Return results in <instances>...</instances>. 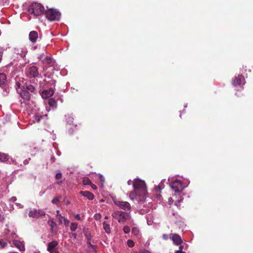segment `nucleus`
Segmentation results:
<instances>
[{"label":"nucleus","mask_w":253,"mask_h":253,"mask_svg":"<svg viewBox=\"0 0 253 253\" xmlns=\"http://www.w3.org/2000/svg\"><path fill=\"white\" fill-rule=\"evenodd\" d=\"M133 191L129 194V197L132 200L137 199L143 202L146 198L147 194L145 182L139 178H135L132 182Z\"/></svg>","instance_id":"obj_1"},{"label":"nucleus","mask_w":253,"mask_h":253,"mask_svg":"<svg viewBox=\"0 0 253 253\" xmlns=\"http://www.w3.org/2000/svg\"><path fill=\"white\" fill-rule=\"evenodd\" d=\"M44 11V7L40 3L34 2L32 3L28 9V11L35 16H39L42 14Z\"/></svg>","instance_id":"obj_2"},{"label":"nucleus","mask_w":253,"mask_h":253,"mask_svg":"<svg viewBox=\"0 0 253 253\" xmlns=\"http://www.w3.org/2000/svg\"><path fill=\"white\" fill-rule=\"evenodd\" d=\"M45 14L46 18L50 21H58L60 18L61 13L55 9H48Z\"/></svg>","instance_id":"obj_3"},{"label":"nucleus","mask_w":253,"mask_h":253,"mask_svg":"<svg viewBox=\"0 0 253 253\" xmlns=\"http://www.w3.org/2000/svg\"><path fill=\"white\" fill-rule=\"evenodd\" d=\"M112 217L118 220L119 223H124L129 218V214L127 212L120 211H114L112 214Z\"/></svg>","instance_id":"obj_4"},{"label":"nucleus","mask_w":253,"mask_h":253,"mask_svg":"<svg viewBox=\"0 0 253 253\" xmlns=\"http://www.w3.org/2000/svg\"><path fill=\"white\" fill-rule=\"evenodd\" d=\"M25 74L29 78H36L39 75L38 68L34 65L30 66L27 68Z\"/></svg>","instance_id":"obj_5"},{"label":"nucleus","mask_w":253,"mask_h":253,"mask_svg":"<svg viewBox=\"0 0 253 253\" xmlns=\"http://www.w3.org/2000/svg\"><path fill=\"white\" fill-rule=\"evenodd\" d=\"M39 58L43 64L46 67L52 66L54 64L53 60L50 56L44 53L40 55Z\"/></svg>","instance_id":"obj_6"},{"label":"nucleus","mask_w":253,"mask_h":253,"mask_svg":"<svg viewBox=\"0 0 253 253\" xmlns=\"http://www.w3.org/2000/svg\"><path fill=\"white\" fill-rule=\"evenodd\" d=\"M113 201L114 204L120 208L126 211H130L131 209V206L128 202L121 201L116 199H113Z\"/></svg>","instance_id":"obj_7"},{"label":"nucleus","mask_w":253,"mask_h":253,"mask_svg":"<svg viewBox=\"0 0 253 253\" xmlns=\"http://www.w3.org/2000/svg\"><path fill=\"white\" fill-rule=\"evenodd\" d=\"M187 185H184L182 182L178 180H174L171 184V188L175 192H179L183 190Z\"/></svg>","instance_id":"obj_8"},{"label":"nucleus","mask_w":253,"mask_h":253,"mask_svg":"<svg viewBox=\"0 0 253 253\" xmlns=\"http://www.w3.org/2000/svg\"><path fill=\"white\" fill-rule=\"evenodd\" d=\"M45 212L42 210H37L33 209L29 211L28 215L30 217L39 218L41 216H44Z\"/></svg>","instance_id":"obj_9"},{"label":"nucleus","mask_w":253,"mask_h":253,"mask_svg":"<svg viewBox=\"0 0 253 253\" xmlns=\"http://www.w3.org/2000/svg\"><path fill=\"white\" fill-rule=\"evenodd\" d=\"M21 97L22 99H20V102L21 104L23 105V104H27V102L29 100L30 98V94L29 91L27 90L23 89L21 91V92H19Z\"/></svg>","instance_id":"obj_10"},{"label":"nucleus","mask_w":253,"mask_h":253,"mask_svg":"<svg viewBox=\"0 0 253 253\" xmlns=\"http://www.w3.org/2000/svg\"><path fill=\"white\" fill-rule=\"evenodd\" d=\"M58 242L53 241L47 244V251L49 253H59L57 249Z\"/></svg>","instance_id":"obj_11"},{"label":"nucleus","mask_w":253,"mask_h":253,"mask_svg":"<svg viewBox=\"0 0 253 253\" xmlns=\"http://www.w3.org/2000/svg\"><path fill=\"white\" fill-rule=\"evenodd\" d=\"M28 51L25 47H17L14 49V53L19 55L21 57L24 58Z\"/></svg>","instance_id":"obj_12"},{"label":"nucleus","mask_w":253,"mask_h":253,"mask_svg":"<svg viewBox=\"0 0 253 253\" xmlns=\"http://www.w3.org/2000/svg\"><path fill=\"white\" fill-rule=\"evenodd\" d=\"M245 81L244 77L242 75H239L238 77H235L233 81L232 84L234 85H242L244 84Z\"/></svg>","instance_id":"obj_13"},{"label":"nucleus","mask_w":253,"mask_h":253,"mask_svg":"<svg viewBox=\"0 0 253 253\" xmlns=\"http://www.w3.org/2000/svg\"><path fill=\"white\" fill-rule=\"evenodd\" d=\"M54 92L53 89L50 88L49 89L43 90L41 93V96L43 99H47L52 96Z\"/></svg>","instance_id":"obj_14"},{"label":"nucleus","mask_w":253,"mask_h":253,"mask_svg":"<svg viewBox=\"0 0 253 253\" xmlns=\"http://www.w3.org/2000/svg\"><path fill=\"white\" fill-rule=\"evenodd\" d=\"M152 206V204L150 203H148V205L147 206H144L143 208L142 209H140L139 210V213L141 214H144L146 213H148L149 212H152V209L151 208Z\"/></svg>","instance_id":"obj_15"},{"label":"nucleus","mask_w":253,"mask_h":253,"mask_svg":"<svg viewBox=\"0 0 253 253\" xmlns=\"http://www.w3.org/2000/svg\"><path fill=\"white\" fill-rule=\"evenodd\" d=\"M170 238L172 240L173 243L176 245H179L182 242L180 236L177 234H171Z\"/></svg>","instance_id":"obj_16"},{"label":"nucleus","mask_w":253,"mask_h":253,"mask_svg":"<svg viewBox=\"0 0 253 253\" xmlns=\"http://www.w3.org/2000/svg\"><path fill=\"white\" fill-rule=\"evenodd\" d=\"M14 246L19 250L20 251L25 250V246L23 242L18 240H14L13 242Z\"/></svg>","instance_id":"obj_17"},{"label":"nucleus","mask_w":253,"mask_h":253,"mask_svg":"<svg viewBox=\"0 0 253 253\" xmlns=\"http://www.w3.org/2000/svg\"><path fill=\"white\" fill-rule=\"evenodd\" d=\"M38 37V32L35 31H31L29 35L30 41L32 42H35Z\"/></svg>","instance_id":"obj_18"},{"label":"nucleus","mask_w":253,"mask_h":253,"mask_svg":"<svg viewBox=\"0 0 253 253\" xmlns=\"http://www.w3.org/2000/svg\"><path fill=\"white\" fill-rule=\"evenodd\" d=\"M80 193L82 196L86 197L89 200H93L94 197L93 194L88 191H81Z\"/></svg>","instance_id":"obj_19"},{"label":"nucleus","mask_w":253,"mask_h":253,"mask_svg":"<svg viewBox=\"0 0 253 253\" xmlns=\"http://www.w3.org/2000/svg\"><path fill=\"white\" fill-rule=\"evenodd\" d=\"M147 223L148 225H151L153 223V215L152 212L148 213L146 216Z\"/></svg>","instance_id":"obj_20"},{"label":"nucleus","mask_w":253,"mask_h":253,"mask_svg":"<svg viewBox=\"0 0 253 253\" xmlns=\"http://www.w3.org/2000/svg\"><path fill=\"white\" fill-rule=\"evenodd\" d=\"M103 227L105 232L109 234L111 232L110 223L108 221L103 222Z\"/></svg>","instance_id":"obj_21"},{"label":"nucleus","mask_w":253,"mask_h":253,"mask_svg":"<svg viewBox=\"0 0 253 253\" xmlns=\"http://www.w3.org/2000/svg\"><path fill=\"white\" fill-rule=\"evenodd\" d=\"M6 81V77L4 74L0 73V86H2Z\"/></svg>","instance_id":"obj_22"},{"label":"nucleus","mask_w":253,"mask_h":253,"mask_svg":"<svg viewBox=\"0 0 253 253\" xmlns=\"http://www.w3.org/2000/svg\"><path fill=\"white\" fill-rule=\"evenodd\" d=\"M131 233L134 236L139 238L140 236V231L137 227H133L131 231Z\"/></svg>","instance_id":"obj_23"},{"label":"nucleus","mask_w":253,"mask_h":253,"mask_svg":"<svg viewBox=\"0 0 253 253\" xmlns=\"http://www.w3.org/2000/svg\"><path fill=\"white\" fill-rule=\"evenodd\" d=\"M62 173L60 172L56 173L55 175V179L56 180V183L58 184H60L62 183Z\"/></svg>","instance_id":"obj_24"},{"label":"nucleus","mask_w":253,"mask_h":253,"mask_svg":"<svg viewBox=\"0 0 253 253\" xmlns=\"http://www.w3.org/2000/svg\"><path fill=\"white\" fill-rule=\"evenodd\" d=\"M8 155L0 152V161L4 162L8 160Z\"/></svg>","instance_id":"obj_25"},{"label":"nucleus","mask_w":253,"mask_h":253,"mask_svg":"<svg viewBox=\"0 0 253 253\" xmlns=\"http://www.w3.org/2000/svg\"><path fill=\"white\" fill-rule=\"evenodd\" d=\"M48 105L50 107H52V108H55L57 106V103L55 100L53 99H50L48 101Z\"/></svg>","instance_id":"obj_26"},{"label":"nucleus","mask_w":253,"mask_h":253,"mask_svg":"<svg viewBox=\"0 0 253 253\" xmlns=\"http://www.w3.org/2000/svg\"><path fill=\"white\" fill-rule=\"evenodd\" d=\"M34 122H39L42 118H43V116L41 115H40L39 114H36L34 115Z\"/></svg>","instance_id":"obj_27"},{"label":"nucleus","mask_w":253,"mask_h":253,"mask_svg":"<svg viewBox=\"0 0 253 253\" xmlns=\"http://www.w3.org/2000/svg\"><path fill=\"white\" fill-rule=\"evenodd\" d=\"M83 183L84 185H90L91 184L90 180L86 177H84L83 179Z\"/></svg>","instance_id":"obj_28"},{"label":"nucleus","mask_w":253,"mask_h":253,"mask_svg":"<svg viewBox=\"0 0 253 253\" xmlns=\"http://www.w3.org/2000/svg\"><path fill=\"white\" fill-rule=\"evenodd\" d=\"M78 224L76 222H72L71 224L70 229L72 231H75L78 228Z\"/></svg>","instance_id":"obj_29"},{"label":"nucleus","mask_w":253,"mask_h":253,"mask_svg":"<svg viewBox=\"0 0 253 253\" xmlns=\"http://www.w3.org/2000/svg\"><path fill=\"white\" fill-rule=\"evenodd\" d=\"M48 222L52 229L56 226V223L52 219L49 220Z\"/></svg>","instance_id":"obj_30"},{"label":"nucleus","mask_w":253,"mask_h":253,"mask_svg":"<svg viewBox=\"0 0 253 253\" xmlns=\"http://www.w3.org/2000/svg\"><path fill=\"white\" fill-rule=\"evenodd\" d=\"M27 90H29L32 92L35 91V87L33 85H26Z\"/></svg>","instance_id":"obj_31"},{"label":"nucleus","mask_w":253,"mask_h":253,"mask_svg":"<svg viewBox=\"0 0 253 253\" xmlns=\"http://www.w3.org/2000/svg\"><path fill=\"white\" fill-rule=\"evenodd\" d=\"M164 188V187L162 185H159L156 186L155 187V190L156 191L157 193H160L161 190Z\"/></svg>","instance_id":"obj_32"},{"label":"nucleus","mask_w":253,"mask_h":253,"mask_svg":"<svg viewBox=\"0 0 253 253\" xmlns=\"http://www.w3.org/2000/svg\"><path fill=\"white\" fill-rule=\"evenodd\" d=\"M127 245L129 247H133L134 246V242L131 240H128Z\"/></svg>","instance_id":"obj_33"},{"label":"nucleus","mask_w":253,"mask_h":253,"mask_svg":"<svg viewBox=\"0 0 253 253\" xmlns=\"http://www.w3.org/2000/svg\"><path fill=\"white\" fill-rule=\"evenodd\" d=\"M123 230H124V232L125 233H128L130 232V229L129 228V226H124V228H123Z\"/></svg>","instance_id":"obj_34"},{"label":"nucleus","mask_w":253,"mask_h":253,"mask_svg":"<svg viewBox=\"0 0 253 253\" xmlns=\"http://www.w3.org/2000/svg\"><path fill=\"white\" fill-rule=\"evenodd\" d=\"M7 245V243L2 240H0V248H4Z\"/></svg>","instance_id":"obj_35"},{"label":"nucleus","mask_w":253,"mask_h":253,"mask_svg":"<svg viewBox=\"0 0 253 253\" xmlns=\"http://www.w3.org/2000/svg\"><path fill=\"white\" fill-rule=\"evenodd\" d=\"M94 217L95 220H99L101 218V215L100 213H96L95 214Z\"/></svg>","instance_id":"obj_36"},{"label":"nucleus","mask_w":253,"mask_h":253,"mask_svg":"<svg viewBox=\"0 0 253 253\" xmlns=\"http://www.w3.org/2000/svg\"><path fill=\"white\" fill-rule=\"evenodd\" d=\"M65 217L60 215V217H58V220L60 224H62L64 222V220L65 219Z\"/></svg>","instance_id":"obj_37"},{"label":"nucleus","mask_w":253,"mask_h":253,"mask_svg":"<svg viewBox=\"0 0 253 253\" xmlns=\"http://www.w3.org/2000/svg\"><path fill=\"white\" fill-rule=\"evenodd\" d=\"M99 179L101 183V185L103 186V183L105 181V178L101 174H99Z\"/></svg>","instance_id":"obj_38"},{"label":"nucleus","mask_w":253,"mask_h":253,"mask_svg":"<svg viewBox=\"0 0 253 253\" xmlns=\"http://www.w3.org/2000/svg\"><path fill=\"white\" fill-rule=\"evenodd\" d=\"M59 200L57 197H55L53 198V199L52 200L51 202L52 203L54 204H56L58 203Z\"/></svg>","instance_id":"obj_39"},{"label":"nucleus","mask_w":253,"mask_h":253,"mask_svg":"<svg viewBox=\"0 0 253 253\" xmlns=\"http://www.w3.org/2000/svg\"><path fill=\"white\" fill-rule=\"evenodd\" d=\"M64 224H65V226H68L69 223H70V221L68 219H67V218H65L64 220Z\"/></svg>","instance_id":"obj_40"},{"label":"nucleus","mask_w":253,"mask_h":253,"mask_svg":"<svg viewBox=\"0 0 253 253\" xmlns=\"http://www.w3.org/2000/svg\"><path fill=\"white\" fill-rule=\"evenodd\" d=\"M75 217L77 220H81V217L80 216V215L79 214H77L76 215H75Z\"/></svg>","instance_id":"obj_41"},{"label":"nucleus","mask_w":253,"mask_h":253,"mask_svg":"<svg viewBox=\"0 0 253 253\" xmlns=\"http://www.w3.org/2000/svg\"><path fill=\"white\" fill-rule=\"evenodd\" d=\"M89 185H90V186L91 187V188L94 189V190H96L97 189V186L96 185H95L94 184H92L91 183V184H90Z\"/></svg>","instance_id":"obj_42"},{"label":"nucleus","mask_w":253,"mask_h":253,"mask_svg":"<svg viewBox=\"0 0 253 253\" xmlns=\"http://www.w3.org/2000/svg\"><path fill=\"white\" fill-rule=\"evenodd\" d=\"M182 201V199L180 200H177L175 202V205L176 206H179V205H180V203L181 202V201Z\"/></svg>","instance_id":"obj_43"},{"label":"nucleus","mask_w":253,"mask_h":253,"mask_svg":"<svg viewBox=\"0 0 253 253\" xmlns=\"http://www.w3.org/2000/svg\"><path fill=\"white\" fill-rule=\"evenodd\" d=\"M20 87V84L19 83H17L16 84V88L17 91H19L18 88H19Z\"/></svg>","instance_id":"obj_44"},{"label":"nucleus","mask_w":253,"mask_h":253,"mask_svg":"<svg viewBox=\"0 0 253 253\" xmlns=\"http://www.w3.org/2000/svg\"><path fill=\"white\" fill-rule=\"evenodd\" d=\"M9 200L10 202H14L16 200V197H12Z\"/></svg>","instance_id":"obj_45"},{"label":"nucleus","mask_w":253,"mask_h":253,"mask_svg":"<svg viewBox=\"0 0 253 253\" xmlns=\"http://www.w3.org/2000/svg\"><path fill=\"white\" fill-rule=\"evenodd\" d=\"M140 253H151L148 250L144 249L140 252Z\"/></svg>","instance_id":"obj_46"},{"label":"nucleus","mask_w":253,"mask_h":253,"mask_svg":"<svg viewBox=\"0 0 253 253\" xmlns=\"http://www.w3.org/2000/svg\"><path fill=\"white\" fill-rule=\"evenodd\" d=\"M4 217L3 215H1L0 214V222H3L4 221Z\"/></svg>","instance_id":"obj_47"},{"label":"nucleus","mask_w":253,"mask_h":253,"mask_svg":"<svg viewBox=\"0 0 253 253\" xmlns=\"http://www.w3.org/2000/svg\"><path fill=\"white\" fill-rule=\"evenodd\" d=\"M60 215H61L60 213V211H59L57 210L56 211V217H57V218H58V217H60Z\"/></svg>","instance_id":"obj_48"},{"label":"nucleus","mask_w":253,"mask_h":253,"mask_svg":"<svg viewBox=\"0 0 253 253\" xmlns=\"http://www.w3.org/2000/svg\"><path fill=\"white\" fill-rule=\"evenodd\" d=\"M77 234L75 233H72L71 234V236L74 237L75 239H76L77 238Z\"/></svg>","instance_id":"obj_49"},{"label":"nucleus","mask_w":253,"mask_h":253,"mask_svg":"<svg viewBox=\"0 0 253 253\" xmlns=\"http://www.w3.org/2000/svg\"><path fill=\"white\" fill-rule=\"evenodd\" d=\"M163 237L164 239L167 240L168 239V235L166 234H164Z\"/></svg>","instance_id":"obj_50"},{"label":"nucleus","mask_w":253,"mask_h":253,"mask_svg":"<svg viewBox=\"0 0 253 253\" xmlns=\"http://www.w3.org/2000/svg\"><path fill=\"white\" fill-rule=\"evenodd\" d=\"M16 205H17V206L19 208H23V206L19 203H16Z\"/></svg>","instance_id":"obj_51"},{"label":"nucleus","mask_w":253,"mask_h":253,"mask_svg":"<svg viewBox=\"0 0 253 253\" xmlns=\"http://www.w3.org/2000/svg\"><path fill=\"white\" fill-rule=\"evenodd\" d=\"M23 163H24V165L28 164V163H29V160H24Z\"/></svg>","instance_id":"obj_52"},{"label":"nucleus","mask_w":253,"mask_h":253,"mask_svg":"<svg viewBox=\"0 0 253 253\" xmlns=\"http://www.w3.org/2000/svg\"><path fill=\"white\" fill-rule=\"evenodd\" d=\"M51 163H53L55 162V158L54 157H52L51 158Z\"/></svg>","instance_id":"obj_53"},{"label":"nucleus","mask_w":253,"mask_h":253,"mask_svg":"<svg viewBox=\"0 0 253 253\" xmlns=\"http://www.w3.org/2000/svg\"><path fill=\"white\" fill-rule=\"evenodd\" d=\"M69 120L68 121V123H70V124H71V123H72V120H73V118H69Z\"/></svg>","instance_id":"obj_54"},{"label":"nucleus","mask_w":253,"mask_h":253,"mask_svg":"<svg viewBox=\"0 0 253 253\" xmlns=\"http://www.w3.org/2000/svg\"><path fill=\"white\" fill-rule=\"evenodd\" d=\"M131 183H132V181H131V180H129L127 181V184H128V185H129L131 184Z\"/></svg>","instance_id":"obj_55"},{"label":"nucleus","mask_w":253,"mask_h":253,"mask_svg":"<svg viewBox=\"0 0 253 253\" xmlns=\"http://www.w3.org/2000/svg\"><path fill=\"white\" fill-rule=\"evenodd\" d=\"M183 248V246H180L179 247V250L178 251H182V250Z\"/></svg>","instance_id":"obj_56"},{"label":"nucleus","mask_w":253,"mask_h":253,"mask_svg":"<svg viewBox=\"0 0 253 253\" xmlns=\"http://www.w3.org/2000/svg\"><path fill=\"white\" fill-rule=\"evenodd\" d=\"M176 253H185V252H182L181 251H177Z\"/></svg>","instance_id":"obj_57"},{"label":"nucleus","mask_w":253,"mask_h":253,"mask_svg":"<svg viewBox=\"0 0 253 253\" xmlns=\"http://www.w3.org/2000/svg\"><path fill=\"white\" fill-rule=\"evenodd\" d=\"M34 253H41V252L39 251H35Z\"/></svg>","instance_id":"obj_58"},{"label":"nucleus","mask_w":253,"mask_h":253,"mask_svg":"<svg viewBox=\"0 0 253 253\" xmlns=\"http://www.w3.org/2000/svg\"><path fill=\"white\" fill-rule=\"evenodd\" d=\"M108 218H109V216H105V219H108Z\"/></svg>","instance_id":"obj_59"},{"label":"nucleus","mask_w":253,"mask_h":253,"mask_svg":"<svg viewBox=\"0 0 253 253\" xmlns=\"http://www.w3.org/2000/svg\"><path fill=\"white\" fill-rule=\"evenodd\" d=\"M171 200H172V198H169V202H171Z\"/></svg>","instance_id":"obj_60"}]
</instances>
